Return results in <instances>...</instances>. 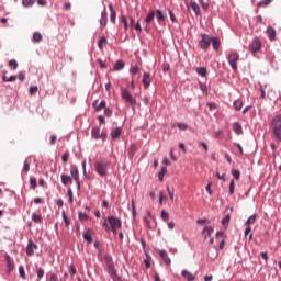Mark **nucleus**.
<instances>
[{
  "label": "nucleus",
  "instance_id": "nucleus-47",
  "mask_svg": "<svg viewBox=\"0 0 281 281\" xmlns=\"http://www.w3.org/2000/svg\"><path fill=\"white\" fill-rule=\"evenodd\" d=\"M79 220L80 221H87V220H89V216L87 215V213L80 212L79 213Z\"/></svg>",
  "mask_w": 281,
  "mask_h": 281
},
{
  "label": "nucleus",
  "instance_id": "nucleus-51",
  "mask_svg": "<svg viewBox=\"0 0 281 281\" xmlns=\"http://www.w3.org/2000/svg\"><path fill=\"white\" fill-rule=\"evenodd\" d=\"M200 89H201L202 92L205 93V95H207V87H206V85L200 82Z\"/></svg>",
  "mask_w": 281,
  "mask_h": 281
},
{
  "label": "nucleus",
  "instance_id": "nucleus-28",
  "mask_svg": "<svg viewBox=\"0 0 281 281\" xmlns=\"http://www.w3.org/2000/svg\"><path fill=\"white\" fill-rule=\"evenodd\" d=\"M109 9H110V12H111V14H110V20H111V22H115V18H116V12H115V10L113 9V7H112V4H110L109 5Z\"/></svg>",
  "mask_w": 281,
  "mask_h": 281
},
{
  "label": "nucleus",
  "instance_id": "nucleus-12",
  "mask_svg": "<svg viewBox=\"0 0 281 281\" xmlns=\"http://www.w3.org/2000/svg\"><path fill=\"white\" fill-rule=\"evenodd\" d=\"M94 232L92 229H88L83 233V239L87 241L88 245H91L93 243L92 236Z\"/></svg>",
  "mask_w": 281,
  "mask_h": 281
},
{
  "label": "nucleus",
  "instance_id": "nucleus-48",
  "mask_svg": "<svg viewBox=\"0 0 281 281\" xmlns=\"http://www.w3.org/2000/svg\"><path fill=\"white\" fill-rule=\"evenodd\" d=\"M43 277H45V270H43L42 268H40L37 270V278L38 279H43Z\"/></svg>",
  "mask_w": 281,
  "mask_h": 281
},
{
  "label": "nucleus",
  "instance_id": "nucleus-36",
  "mask_svg": "<svg viewBox=\"0 0 281 281\" xmlns=\"http://www.w3.org/2000/svg\"><path fill=\"white\" fill-rule=\"evenodd\" d=\"M229 221H231V215L227 214V215L223 218L222 225H223L224 227H227L228 224H229Z\"/></svg>",
  "mask_w": 281,
  "mask_h": 281
},
{
  "label": "nucleus",
  "instance_id": "nucleus-13",
  "mask_svg": "<svg viewBox=\"0 0 281 281\" xmlns=\"http://www.w3.org/2000/svg\"><path fill=\"white\" fill-rule=\"evenodd\" d=\"M143 85H144V88L145 89H148L150 82H151V79H150V74L149 72H145L144 76H143V80H142Z\"/></svg>",
  "mask_w": 281,
  "mask_h": 281
},
{
  "label": "nucleus",
  "instance_id": "nucleus-52",
  "mask_svg": "<svg viewBox=\"0 0 281 281\" xmlns=\"http://www.w3.org/2000/svg\"><path fill=\"white\" fill-rule=\"evenodd\" d=\"M68 195H69V202L70 204L74 203V191H71V189H68Z\"/></svg>",
  "mask_w": 281,
  "mask_h": 281
},
{
  "label": "nucleus",
  "instance_id": "nucleus-3",
  "mask_svg": "<svg viewBox=\"0 0 281 281\" xmlns=\"http://www.w3.org/2000/svg\"><path fill=\"white\" fill-rule=\"evenodd\" d=\"M121 98L125 102V104H127V106H135L136 100L127 89H121Z\"/></svg>",
  "mask_w": 281,
  "mask_h": 281
},
{
  "label": "nucleus",
  "instance_id": "nucleus-24",
  "mask_svg": "<svg viewBox=\"0 0 281 281\" xmlns=\"http://www.w3.org/2000/svg\"><path fill=\"white\" fill-rule=\"evenodd\" d=\"M121 133H122V131L120 127H116L115 130H113L111 133L112 139H119Z\"/></svg>",
  "mask_w": 281,
  "mask_h": 281
},
{
  "label": "nucleus",
  "instance_id": "nucleus-33",
  "mask_svg": "<svg viewBox=\"0 0 281 281\" xmlns=\"http://www.w3.org/2000/svg\"><path fill=\"white\" fill-rule=\"evenodd\" d=\"M130 72L132 74V78H135V75L139 74V68L137 66H132L130 69Z\"/></svg>",
  "mask_w": 281,
  "mask_h": 281
},
{
  "label": "nucleus",
  "instance_id": "nucleus-18",
  "mask_svg": "<svg viewBox=\"0 0 281 281\" xmlns=\"http://www.w3.org/2000/svg\"><path fill=\"white\" fill-rule=\"evenodd\" d=\"M155 15H156L157 21H158L159 23L166 20V15H165L164 12H162L161 10H159V9H157V10L155 11Z\"/></svg>",
  "mask_w": 281,
  "mask_h": 281
},
{
  "label": "nucleus",
  "instance_id": "nucleus-26",
  "mask_svg": "<svg viewBox=\"0 0 281 281\" xmlns=\"http://www.w3.org/2000/svg\"><path fill=\"white\" fill-rule=\"evenodd\" d=\"M33 247H36V245H34V243H32V241H29V245L26 247L27 256H32V254H34V248Z\"/></svg>",
  "mask_w": 281,
  "mask_h": 281
},
{
  "label": "nucleus",
  "instance_id": "nucleus-37",
  "mask_svg": "<svg viewBox=\"0 0 281 281\" xmlns=\"http://www.w3.org/2000/svg\"><path fill=\"white\" fill-rule=\"evenodd\" d=\"M245 236H246V237L249 236V241L252 240L254 235L251 234V227H250V226H248V227L246 228V231H245Z\"/></svg>",
  "mask_w": 281,
  "mask_h": 281
},
{
  "label": "nucleus",
  "instance_id": "nucleus-1",
  "mask_svg": "<svg viewBox=\"0 0 281 281\" xmlns=\"http://www.w3.org/2000/svg\"><path fill=\"white\" fill-rule=\"evenodd\" d=\"M121 226H122V223H121L120 218H117L115 216H109L108 220L103 224L105 232H108V233L112 232L113 235H116L117 229H120Z\"/></svg>",
  "mask_w": 281,
  "mask_h": 281
},
{
  "label": "nucleus",
  "instance_id": "nucleus-55",
  "mask_svg": "<svg viewBox=\"0 0 281 281\" xmlns=\"http://www.w3.org/2000/svg\"><path fill=\"white\" fill-rule=\"evenodd\" d=\"M213 183L212 182H209L207 186H206V192L209 193V195H212V188Z\"/></svg>",
  "mask_w": 281,
  "mask_h": 281
},
{
  "label": "nucleus",
  "instance_id": "nucleus-10",
  "mask_svg": "<svg viewBox=\"0 0 281 281\" xmlns=\"http://www.w3.org/2000/svg\"><path fill=\"white\" fill-rule=\"evenodd\" d=\"M105 265H106V271L110 274V277L113 276L114 273H116V270L114 268L111 257H105Z\"/></svg>",
  "mask_w": 281,
  "mask_h": 281
},
{
  "label": "nucleus",
  "instance_id": "nucleus-50",
  "mask_svg": "<svg viewBox=\"0 0 281 281\" xmlns=\"http://www.w3.org/2000/svg\"><path fill=\"white\" fill-rule=\"evenodd\" d=\"M106 43V38L105 37H102L100 41H99V44H98V46H99V48L102 50L103 49V44H105Z\"/></svg>",
  "mask_w": 281,
  "mask_h": 281
},
{
  "label": "nucleus",
  "instance_id": "nucleus-5",
  "mask_svg": "<svg viewBox=\"0 0 281 281\" xmlns=\"http://www.w3.org/2000/svg\"><path fill=\"white\" fill-rule=\"evenodd\" d=\"M91 135L93 139H101L102 142H105L108 137V133L105 131H102V133L100 134V128L97 126L92 127Z\"/></svg>",
  "mask_w": 281,
  "mask_h": 281
},
{
  "label": "nucleus",
  "instance_id": "nucleus-53",
  "mask_svg": "<svg viewBox=\"0 0 281 281\" xmlns=\"http://www.w3.org/2000/svg\"><path fill=\"white\" fill-rule=\"evenodd\" d=\"M30 186H31L32 190L36 189V180H35V178H31Z\"/></svg>",
  "mask_w": 281,
  "mask_h": 281
},
{
  "label": "nucleus",
  "instance_id": "nucleus-2",
  "mask_svg": "<svg viewBox=\"0 0 281 281\" xmlns=\"http://www.w3.org/2000/svg\"><path fill=\"white\" fill-rule=\"evenodd\" d=\"M272 131L276 139H278V142H281V114L273 117Z\"/></svg>",
  "mask_w": 281,
  "mask_h": 281
},
{
  "label": "nucleus",
  "instance_id": "nucleus-45",
  "mask_svg": "<svg viewBox=\"0 0 281 281\" xmlns=\"http://www.w3.org/2000/svg\"><path fill=\"white\" fill-rule=\"evenodd\" d=\"M234 192H235V182L234 180H232L229 183V195H233Z\"/></svg>",
  "mask_w": 281,
  "mask_h": 281
},
{
  "label": "nucleus",
  "instance_id": "nucleus-27",
  "mask_svg": "<svg viewBox=\"0 0 281 281\" xmlns=\"http://www.w3.org/2000/svg\"><path fill=\"white\" fill-rule=\"evenodd\" d=\"M198 75L201 77H206L207 76V69L205 67H198L196 69Z\"/></svg>",
  "mask_w": 281,
  "mask_h": 281
},
{
  "label": "nucleus",
  "instance_id": "nucleus-42",
  "mask_svg": "<svg viewBox=\"0 0 281 281\" xmlns=\"http://www.w3.org/2000/svg\"><path fill=\"white\" fill-rule=\"evenodd\" d=\"M161 220L164 222H168L169 221V214L165 210H162V212H161Z\"/></svg>",
  "mask_w": 281,
  "mask_h": 281
},
{
  "label": "nucleus",
  "instance_id": "nucleus-56",
  "mask_svg": "<svg viewBox=\"0 0 281 281\" xmlns=\"http://www.w3.org/2000/svg\"><path fill=\"white\" fill-rule=\"evenodd\" d=\"M104 115H106V117H111L112 111H111L109 108H106V109L104 110Z\"/></svg>",
  "mask_w": 281,
  "mask_h": 281
},
{
  "label": "nucleus",
  "instance_id": "nucleus-57",
  "mask_svg": "<svg viewBox=\"0 0 281 281\" xmlns=\"http://www.w3.org/2000/svg\"><path fill=\"white\" fill-rule=\"evenodd\" d=\"M111 279L113 281H121V278L117 276V273L115 272L113 276H111Z\"/></svg>",
  "mask_w": 281,
  "mask_h": 281
},
{
  "label": "nucleus",
  "instance_id": "nucleus-19",
  "mask_svg": "<svg viewBox=\"0 0 281 281\" xmlns=\"http://www.w3.org/2000/svg\"><path fill=\"white\" fill-rule=\"evenodd\" d=\"M187 5H188V8H191L196 15H199L201 13L200 7L198 5L196 2L193 1V2H190V4H187Z\"/></svg>",
  "mask_w": 281,
  "mask_h": 281
},
{
  "label": "nucleus",
  "instance_id": "nucleus-4",
  "mask_svg": "<svg viewBox=\"0 0 281 281\" xmlns=\"http://www.w3.org/2000/svg\"><path fill=\"white\" fill-rule=\"evenodd\" d=\"M109 166H110L109 161H98L95 164V170L98 175H100V177H105Z\"/></svg>",
  "mask_w": 281,
  "mask_h": 281
},
{
  "label": "nucleus",
  "instance_id": "nucleus-63",
  "mask_svg": "<svg viewBox=\"0 0 281 281\" xmlns=\"http://www.w3.org/2000/svg\"><path fill=\"white\" fill-rule=\"evenodd\" d=\"M122 23L124 24V29L127 30L128 25L125 16L122 18Z\"/></svg>",
  "mask_w": 281,
  "mask_h": 281
},
{
  "label": "nucleus",
  "instance_id": "nucleus-30",
  "mask_svg": "<svg viewBox=\"0 0 281 281\" xmlns=\"http://www.w3.org/2000/svg\"><path fill=\"white\" fill-rule=\"evenodd\" d=\"M34 3H36L35 0H22V5H24V8H32Z\"/></svg>",
  "mask_w": 281,
  "mask_h": 281
},
{
  "label": "nucleus",
  "instance_id": "nucleus-39",
  "mask_svg": "<svg viewBox=\"0 0 281 281\" xmlns=\"http://www.w3.org/2000/svg\"><path fill=\"white\" fill-rule=\"evenodd\" d=\"M167 172V168L166 167H162L161 168V171L159 172L158 175V179L159 181H164V177H165V173Z\"/></svg>",
  "mask_w": 281,
  "mask_h": 281
},
{
  "label": "nucleus",
  "instance_id": "nucleus-32",
  "mask_svg": "<svg viewBox=\"0 0 281 281\" xmlns=\"http://www.w3.org/2000/svg\"><path fill=\"white\" fill-rule=\"evenodd\" d=\"M256 220H257V215H256V214L251 215V216L247 220L246 226L254 225V224L256 223Z\"/></svg>",
  "mask_w": 281,
  "mask_h": 281
},
{
  "label": "nucleus",
  "instance_id": "nucleus-35",
  "mask_svg": "<svg viewBox=\"0 0 281 281\" xmlns=\"http://www.w3.org/2000/svg\"><path fill=\"white\" fill-rule=\"evenodd\" d=\"M124 68V63L122 60H117L114 65V70H121Z\"/></svg>",
  "mask_w": 281,
  "mask_h": 281
},
{
  "label": "nucleus",
  "instance_id": "nucleus-58",
  "mask_svg": "<svg viewBox=\"0 0 281 281\" xmlns=\"http://www.w3.org/2000/svg\"><path fill=\"white\" fill-rule=\"evenodd\" d=\"M169 15H170V20H171L173 23L177 22V19H176V16H175V14L172 13L171 10H169Z\"/></svg>",
  "mask_w": 281,
  "mask_h": 281
},
{
  "label": "nucleus",
  "instance_id": "nucleus-9",
  "mask_svg": "<svg viewBox=\"0 0 281 281\" xmlns=\"http://www.w3.org/2000/svg\"><path fill=\"white\" fill-rule=\"evenodd\" d=\"M155 15H156L155 11L151 10V11H149V13L145 18V23H146L145 31L147 33H149V31H150V23L153 22Z\"/></svg>",
  "mask_w": 281,
  "mask_h": 281
},
{
  "label": "nucleus",
  "instance_id": "nucleus-54",
  "mask_svg": "<svg viewBox=\"0 0 281 281\" xmlns=\"http://www.w3.org/2000/svg\"><path fill=\"white\" fill-rule=\"evenodd\" d=\"M76 273H77V271H76V266L70 265V274H71V277H75Z\"/></svg>",
  "mask_w": 281,
  "mask_h": 281
},
{
  "label": "nucleus",
  "instance_id": "nucleus-8",
  "mask_svg": "<svg viewBox=\"0 0 281 281\" xmlns=\"http://www.w3.org/2000/svg\"><path fill=\"white\" fill-rule=\"evenodd\" d=\"M261 48V41L259 37H255L249 46L251 53H257Z\"/></svg>",
  "mask_w": 281,
  "mask_h": 281
},
{
  "label": "nucleus",
  "instance_id": "nucleus-21",
  "mask_svg": "<svg viewBox=\"0 0 281 281\" xmlns=\"http://www.w3.org/2000/svg\"><path fill=\"white\" fill-rule=\"evenodd\" d=\"M211 44H212L214 50H217L221 46V41L218 37H212Z\"/></svg>",
  "mask_w": 281,
  "mask_h": 281
},
{
  "label": "nucleus",
  "instance_id": "nucleus-14",
  "mask_svg": "<svg viewBox=\"0 0 281 281\" xmlns=\"http://www.w3.org/2000/svg\"><path fill=\"white\" fill-rule=\"evenodd\" d=\"M93 109H95V111H102V109H105L106 106V102L103 100L99 103L98 100H95L92 104Z\"/></svg>",
  "mask_w": 281,
  "mask_h": 281
},
{
  "label": "nucleus",
  "instance_id": "nucleus-6",
  "mask_svg": "<svg viewBox=\"0 0 281 281\" xmlns=\"http://www.w3.org/2000/svg\"><path fill=\"white\" fill-rule=\"evenodd\" d=\"M211 44H212V36L207 35V34H203L201 37V41L199 43L200 47L202 49L206 50Z\"/></svg>",
  "mask_w": 281,
  "mask_h": 281
},
{
  "label": "nucleus",
  "instance_id": "nucleus-59",
  "mask_svg": "<svg viewBox=\"0 0 281 281\" xmlns=\"http://www.w3.org/2000/svg\"><path fill=\"white\" fill-rule=\"evenodd\" d=\"M19 80H20L21 82H23V80H25V72H20V74H19Z\"/></svg>",
  "mask_w": 281,
  "mask_h": 281
},
{
  "label": "nucleus",
  "instance_id": "nucleus-7",
  "mask_svg": "<svg viewBox=\"0 0 281 281\" xmlns=\"http://www.w3.org/2000/svg\"><path fill=\"white\" fill-rule=\"evenodd\" d=\"M70 175L72 179H75L78 190H80V172L78 171V167L76 165L70 167Z\"/></svg>",
  "mask_w": 281,
  "mask_h": 281
},
{
  "label": "nucleus",
  "instance_id": "nucleus-60",
  "mask_svg": "<svg viewBox=\"0 0 281 281\" xmlns=\"http://www.w3.org/2000/svg\"><path fill=\"white\" fill-rule=\"evenodd\" d=\"M58 138L56 137V135H53L52 137H50V145L52 146H54V144H56V140H57Z\"/></svg>",
  "mask_w": 281,
  "mask_h": 281
},
{
  "label": "nucleus",
  "instance_id": "nucleus-17",
  "mask_svg": "<svg viewBox=\"0 0 281 281\" xmlns=\"http://www.w3.org/2000/svg\"><path fill=\"white\" fill-rule=\"evenodd\" d=\"M61 183H63V186H69V183H72L71 176L63 173L61 175Z\"/></svg>",
  "mask_w": 281,
  "mask_h": 281
},
{
  "label": "nucleus",
  "instance_id": "nucleus-49",
  "mask_svg": "<svg viewBox=\"0 0 281 281\" xmlns=\"http://www.w3.org/2000/svg\"><path fill=\"white\" fill-rule=\"evenodd\" d=\"M271 1H272V0L260 1V2L258 3V7H267V5L270 4Z\"/></svg>",
  "mask_w": 281,
  "mask_h": 281
},
{
  "label": "nucleus",
  "instance_id": "nucleus-23",
  "mask_svg": "<svg viewBox=\"0 0 281 281\" xmlns=\"http://www.w3.org/2000/svg\"><path fill=\"white\" fill-rule=\"evenodd\" d=\"M233 130L235 131L236 135H243V127L239 123H234Z\"/></svg>",
  "mask_w": 281,
  "mask_h": 281
},
{
  "label": "nucleus",
  "instance_id": "nucleus-11",
  "mask_svg": "<svg viewBox=\"0 0 281 281\" xmlns=\"http://www.w3.org/2000/svg\"><path fill=\"white\" fill-rule=\"evenodd\" d=\"M239 59V56L237 54H231L228 57V63L234 71L237 70V60Z\"/></svg>",
  "mask_w": 281,
  "mask_h": 281
},
{
  "label": "nucleus",
  "instance_id": "nucleus-40",
  "mask_svg": "<svg viewBox=\"0 0 281 281\" xmlns=\"http://www.w3.org/2000/svg\"><path fill=\"white\" fill-rule=\"evenodd\" d=\"M19 274H20V278L25 280V268L23 266H19Z\"/></svg>",
  "mask_w": 281,
  "mask_h": 281
},
{
  "label": "nucleus",
  "instance_id": "nucleus-44",
  "mask_svg": "<svg viewBox=\"0 0 281 281\" xmlns=\"http://www.w3.org/2000/svg\"><path fill=\"white\" fill-rule=\"evenodd\" d=\"M232 175L233 177L238 181L239 177H240V171L237 169H233L232 170Z\"/></svg>",
  "mask_w": 281,
  "mask_h": 281
},
{
  "label": "nucleus",
  "instance_id": "nucleus-22",
  "mask_svg": "<svg viewBox=\"0 0 281 281\" xmlns=\"http://www.w3.org/2000/svg\"><path fill=\"white\" fill-rule=\"evenodd\" d=\"M106 23H108V14H106V11L105 9L102 11L101 13V20H100V24L102 26H106Z\"/></svg>",
  "mask_w": 281,
  "mask_h": 281
},
{
  "label": "nucleus",
  "instance_id": "nucleus-16",
  "mask_svg": "<svg viewBox=\"0 0 281 281\" xmlns=\"http://www.w3.org/2000/svg\"><path fill=\"white\" fill-rule=\"evenodd\" d=\"M181 274H182V278H184L187 281H194L195 280V277L187 270H182Z\"/></svg>",
  "mask_w": 281,
  "mask_h": 281
},
{
  "label": "nucleus",
  "instance_id": "nucleus-25",
  "mask_svg": "<svg viewBox=\"0 0 281 281\" xmlns=\"http://www.w3.org/2000/svg\"><path fill=\"white\" fill-rule=\"evenodd\" d=\"M268 36L271 41L276 38L277 32L273 27L269 26L267 30Z\"/></svg>",
  "mask_w": 281,
  "mask_h": 281
},
{
  "label": "nucleus",
  "instance_id": "nucleus-31",
  "mask_svg": "<svg viewBox=\"0 0 281 281\" xmlns=\"http://www.w3.org/2000/svg\"><path fill=\"white\" fill-rule=\"evenodd\" d=\"M203 234L206 235V236H205V240H206L207 237H211V235L213 234V228L206 226V227L204 228V231H203Z\"/></svg>",
  "mask_w": 281,
  "mask_h": 281
},
{
  "label": "nucleus",
  "instance_id": "nucleus-20",
  "mask_svg": "<svg viewBox=\"0 0 281 281\" xmlns=\"http://www.w3.org/2000/svg\"><path fill=\"white\" fill-rule=\"evenodd\" d=\"M9 273L14 270V261L10 258V255L5 256Z\"/></svg>",
  "mask_w": 281,
  "mask_h": 281
},
{
  "label": "nucleus",
  "instance_id": "nucleus-15",
  "mask_svg": "<svg viewBox=\"0 0 281 281\" xmlns=\"http://www.w3.org/2000/svg\"><path fill=\"white\" fill-rule=\"evenodd\" d=\"M159 255H160V258H161V259L164 260V262L166 263V266H170L171 260H170V258L168 257V254L166 252V250H160Z\"/></svg>",
  "mask_w": 281,
  "mask_h": 281
},
{
  "label": "nucleus",
  "instance_id": "nucleus-62",
  "mask_svg": "<svg viewBox=\"0 0 281 281\" xmlns=\"http://www.w3.org/2000/svg\"><path fill=\"white\" fill-rule=\"evenodd\" d=\"M8 82H16V76L12 75L9 79Z\"/></svg>",
  "mask_w": 281,
  "mask_h": 281
},
{
  "label": "nucleus",
  "instance_id": "nucleus-38",
  "mask_svg": "<svg viewBox=\"0 0 281 281\" xmlns=\"http://www.w3.org/2000/svg\"><path fill=\"white\" fill-rule=\"evenodd\" d=\"M234 108L236 109V111H239L240 109H243V101L236 100L234 102Z\"/></svg>",
  "mask_w": 281,
  "mask_h": 281
},
{
  "label": "nucleus",
  "instance_id": "nucleus-34",
  "mask_svg": "<svg viewBox=\"0 0 281 281\" xmlns=\"http://www.w3.org/2000/svg\"><path fill=\"white\" fill-rule=\"evenodd\" d=\"M9 67H11V69H13V70H16L19 67V63L15 59H11L9 61Z\"/></svg>",
  "mask_w": 281,
  "mask_h": 281
},
{
  "label": "nucleus",
  "instance_id": "nucleus-29",
  "mask_svg": "<svg viewBox=\"0 0 281 281\" xmlns=\"http://www.w3.org/2000/svg\"><path fill=\"white\" fill-rule=\"evenodd\" d=\"M30 161H31V158H26L24 160V166H23L22 172H30Z\"/></svg>",
  "mask_w": 281,
  "mask_h": 281
},
{
  "label": "nucleus",
  "instance_id": "nucleus-46",
  "mask_svg": "<svg viewBox=\"0 0 281 281\" xmlns=\"http://www.w3.org/2000/svg\"><path fill=\"white\" fill-rule=\"evenodd\" d=\"M177 126L180 131H187L188 128V125L186 123H178Z\"/></svg>",
  "mask_w": 281,
  "mask_h": 281
},
{
  "label": "nucleus",
  "instance_id": "nucleus-43",
  "mask_svg": "<svg viewBox=\"0 0 281 281\" xmlns=\"http://www.w3.org/2000/svg\"><path fill=\"white\" fill-rule=\"evenodd\" d=\"M63 220L67 227L71 225V221H69V217H67V214L65 212H63Z\"/></svg>",
  "mask_w": 281,
  "mask_h": 281
},
{
  "label": "nucleus",
  "instance_id": "nucleus-61",
  "mask_svg": "<svg viewBox=\"0 0 281 281\" xmlns=\"http://www.w3.org/2000/svg\"><path fill=\"white\" fill-rule=\"evenodd\" d=\"M64 9L70 10L71 9V3L70 2H65L64 3Z\"/></svg>",
  "mask_w": 281,
  "mask_h": 281
},
{
  "label": "nucleus",
  "instance_id": "nucleus-64",
  "mask_svg": "<svg viewBox=\"0 0 281 281\" xmlns=\"http://www.w3.org/2000/svg\"><path fill=\"white\" fill-rule=\"evenodd\" d=\"M49 281H58V276L52 274Z\"/></svg>",
  "mask_w": 281,
  "mask_h": 281
},
{
  "label": "nucleus",
  "instance_id": "nucleus-41",
  "mask_svg": "<svg viewBox=\"0 0 281 281\" xmlns=\"http://www.w3.org/2000/svg\"><path fill=\"white\" fill-rule=\"evenodd\" d=\"M61 161L63 164H67L69 161V151H66L65 154H63Z\"/></svg>",
  "mask_w": 281,
  "mask_h": 281
}]
</instances>
